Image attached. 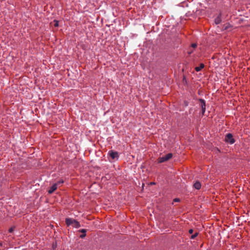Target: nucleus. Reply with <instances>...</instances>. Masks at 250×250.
<instances>
[{
    "label": "nucleus",
    "mask_w": 250,
    "mask_h": 250,
    "mask_svg": "<svg viewBox=\"0 0 250 250\" xmlns=\"http://www.w3.org/2000/svg\"><path fill=\"white\" fill-rule=\"evenodd\" d=\"M108 154H109V155L110 156V157L112 159H114L115 158L118 159V158H119L118 152H117V151H114L113 150H110L108 152Z\"/></svg>",
    "instance_id": "4"
},
{
    "label": "nucleus",
    "mask_w": 250,
    "mask_h": 250,
    "mask_svg": "<svg viewBox=\"0 0 250 250\" xmlns=\"http://www.w3.org/2000/svg\"><path fill=\"white\" fill-rule=\"evenodd\" d=\"M194 188L196 189H199L201 188V184L199 181H196L193 185Z\"/></svg>",
    "instance_id": "7"
},
{
    "label": "nucleus",
    "mask_w": 250,
    "mask_h": 250,
    "mask_svg": "<svg viewBox=\"0 0 250 250\" xmlns=\"http://www.w3.org/2000/svg\"><path fill=\"white\" fill-rule=\"evenodd\" d=\"M79 231L81 232H82V233H83V234L80 235L81 238H84L86 236V229H82L79 230Z\"/></svg>",
    "instance_id": "9"
},
{
    "label": "nucleus",
    "mask_w": 250,
    "mask_h": 250,
    "mask_svg": "<svg viewBox=\"0 0 250 250\" xmlns=\"http://www.w3.org/2000/svg\"><path fill=\"white\" fill-rule=\"evenodd\" d=\"M225 141L226 143L233 144L235 142V140L233 138V136L231 133L227 134L225 138Z\"/></svg>",
    "instance_id": "3"
},
{
    "label": "nucleus",
    "mask_w": 250,
    "mask_h": 250,
    "mask_svg": "<svg viewBox=\"0 0 250 250\" xmlns=\"http://www.w3.org/2000/svg\"><path fill=\"white\" fill-rule=\"evenodd\" d=\"M14 230V227H11L9 229V232L11 233Z\"/></svg>",
    "instance_id": "13"
},
{
    "label": "nucleus",
    "mask_w": 250,
    "mask_h": 250,
    "mask_svg": "<svg viewBox=\"0 0 250 250\" xmlns=\"http://www.w3.org/2000/svg\"><path fill=\"white\" fill-rule=\"evenodd\" d=\"M63 183V181H59L56 184H58V185H59L60 184H62Z\"/></svg>",
    "instance_id": "15"
},
{
    "label": "nucleus",
    "mask_w": 250,
    "mask_h": 250,
    "mask_svg": "<svg viewBox=\"0 0 250 250\" xmlns=\"http://www.w3.org/2000/svg\"><path fill=\"white\" fill-rule=\"evenodd\" d=\"M65 223L68 226L72 225L73 227L76 228H79L81 226L79 222L72 218H66Z\"/></svg>",
    "instance_id": "1"
},
{
    "label": "nucleus",
    "mask_w": 250,
    "mask_h": 250,
    "mask_svg": "<svg viewBox=\"0 0 250 250\" xmlns=\"http://www.w3.org/2000/svg\"><path fill=\"white\" fill-rule=\"evenodd\" d=\"M191 46L193 48H195L197 47V44L196 43H192V44H191Z\"/></svg>",
    "instance_id": "14"
},
{
    "label": "nucleus",
    "mask_w": 250,
    "mask_h": 250,
    "mask_svg": "<svg viewBox=\"0 0 250 250\" xmlns=\"http://www.w3.org/2000/svg\"><path fill=\"white\" fill-rule=\"evenodd\" d=\"M221 21V19L220 16H218L215 19V22L216 24H219Z\"/></svg>",
    "instance_id": "10"
},
{
    "label": "nucleus",
    "mask_w": 250,
    "mask_h": 250,
    "mask_svg": "<svg viewBox=\"0 0 250 250\" xmlns=\"http://www.w3.org/2000/svg\"><path fill=\"white\" fill-rule=\"evenodd\" d=\"M58 188V184H53L50 188L48 190V193L49 194H52L54 191H55Z\"/></svg>",
    "instance_id": "6"
},
{
    "label": "nucleus",
    "mask_w": 250,
    "mask_h": 250,
    "mask_svg": "<svg viewBox=\"0 0 250 250\" xmlns=\"http://www.w3.org/2000/svg\"><path fill=\"white\" fill-rule=\"evenodd\" d=\"M198 234V232H195L193 235H191L190 236V238L192 239H194Z\"/></svg>",
    "instance_id": "11"
},
{
    "label": "nucleus",
    "mask_w": 250,
    "mask_h": 250,
    "mask_svg": "<svg viewBox=\"0 0 250 250\" xmlns=\"http://www.w3.org/2000/svg\"><path fill=\"white\" fill-rule=\"evenodd\" d=\"M54 21L55 22L54 26L55 27H58L59 26V22H58V21L55 20Z\"/></svg>",
    "instance_id": "12"
},
{
    "label": "nucleus",
    "mask_w": 250,
    "mask_h": 250,
    "mask_svg": "<svg viewBox=\"0 0 250 250\" xmlns=\"http://www.w3.org/2000/svg\"><path fill=\"white\" fill-rule=\"evenodd\" d=\"M205 66V65L203 63H200L199 66L196 67L195 68V70L197 72H199L201 71Z\"/></svg>",
    "instance_id": "8"
},
{
    "label": "nucleus",
    "mask_w": 250,
    "mask_h": 250,
    "mask_svg": "<svg viewBox=\"0 0 250 250\" xmlns=\"http://www.w3.org/2000/svg\"><path fill=\"white\" fill-rule=\"evenodd\" d=\"M172 157V153H168L165 156L160 157L158 159V162L159 163H163L164 162H166L170 159H171Z\"/></svg>",
    "instance_id": "2"
},
{
    "label": "nucleus",
    "mask_w": 250,
    "mask_h": 250,
    "mask_svg": "<svg viewBox=\"0 0 250 250\" xmlns=\"http://www.w3.org/2000/svg\"><path fill=\"white\" fill-rule=\"evenodd\" d=\"M151 185H154L155 184V183L154 182H151L150 184Z\"/></svg>",
    "instance_id": "18"
},
{
    "label": "nucleus",
    "mask_w": 250,
    "mask_h": 250,
    "mask_svg": "<svg viewBox=\"0 0 250 250\" xmlns=\"http://www.w3.org/2000/svg\"><path fill=\"white\" fill-rule=\"evenodd\" d=\"M193 232V230L192 229H190L189 230H188V232L190 234H192Z\"/></svg>",
    "instance_id": "16"
},
{
    "label": "nucleus",
    "mask_w": 250,
    "mask_h": 250,
    "mask_svg": "<svg viewBox=\"0 0 250 250\" xmlns=\"http://www.w3.org/2000/svg\"><path fill=\"white\" fill-rule=\"evenodd\" d=\"M2 246V243H0V247Z\"/></svg>",
    "instance_id": "19"
},
{
    "label": "nucleus",
    "mask_w": 250,
    "mask_h": 250,
    "mask_svg": "<svg viewBox=\"0 0 250 250\" xmlns=\"http://www.w3.org/2000/svg\"><path fill=\"white\" fill-rule=\"evenodd\" d=\"M180 200L178 198H175L174 199V201L175 202H179Z\"/></svg>",
    "instance_id": "17"
},
{
    "label": "nucleus",
    "mask_w": 250,
    "mask_h": 250,
    "mask_svg": "<svg viewBox=\"0 0 250 250\" xmlns=\"http://www.w3.org/2000/svg\"><path fill=\"white\" fill-rule=\"evenodd\" d=\"M200 105L202 108V114H204L206 110V103L204 100L199 99Z\"/></svg>",
    "instance_id": "5"
}]
</instances>
